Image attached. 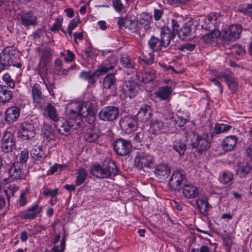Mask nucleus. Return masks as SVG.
Wrapping results in <instances>:
<instances>
[{"label": "nucleus", "mask_w": 252, "mask_h": 252, "mask_svg": "<svg viewBox=\"0 0 252 252\" xmlns=\"http://www.w3.org/2000/svg\"><path fill=\"white\" fill-rule=\"evenodd\" d=\"M119 124L122 130L127 134L135 130L137 126L134 118L128 116L122 118L120 120Z\"/></svg>", "instance_id": "nucleus-7"}, {"label": "nucleus", "mask_w": 252, "mask_h": 252, "mask_svg": "<svg viewBox=\"0 0 252 252\" xmlns=\"http://www.w3.org/2000/svg\"><path fill=\"white\" fill-rule=\"evenodd\" d=\"M28 194L29 189H28L21 191L19 199V203L21 206L26 205L28 203L27 196Z\"/></svg>", "instance_id": "nucleus-45"}, {"label": "nucleus", "mask_w": 252, "mask_h": 252, "mask_svg": "<svg viewBox=\"0 0 252 252\" xmlns=\"http://www.w3.org/2000/svg\"><path fill=\"white\" fill-rule=\"evenodd\" d=\"M62 25V22L60 20H56L52 27L51 28L52 31H58Z\"/></svg>", "instance_id": "nucleus-64"}, {"label": "nucleus", "mask_w": 252, "mask_h": 252, "mask_svg": "<svg viewBox=\"0 0 252 252\" xmlns=\"http://www.w3.org/2000/svg\"><path fill=\"white\" fill-rule=\"evenodd\" d=\"M13 51L5 48L0 54V64L7 66L13 64Z\"/></svg>", "instance_id": "nucleus-17"}, {"label": "nucleus", "mask_w": 252, "mask_h": 252, "mask_svg": "<svg viewBox=\"0 0 252 252\" xmlns=\"http://www.w3.org/2000/svg\"><path fill=\"white\" fill-rule=\"evenodd\" d=\"M113 6L118 12H121L124 9V5L121 0H113Z\"/></svg>", "instance_id": "nucleus-56"}, {"label": "nucleus", "mask_w": 252, "mask_h": 252, "mask_svg": "<svg viewBox=\"0 0 252 252\" xmlns=\"http://www.w3.org/2000/svg\"><path fill=\"white\" fill-rule=\"evenodd\" d=\"M152 17L146 13L143 12L140 15L139 24L145 30L148 29L151 24Z\"/></svg>", "instance_id": "nucleus-38"}, {"label": "nucleus", "mask_w": 252, "mask_h": 252, "mask_svg": "<svg viewBox=\"0 0 252 252\" xmlns=\"http://www.w3.org/2000/svg\"><path fill=\"white\" fill-rule=\"evenodd\" d=\"M152 115V111L151 107L148 105L142 106L136 115V118L138 122L145 123L148 122Z\"/></svg>", "instance_id": "nucleus-15"}, {"label": "nucleus", "mask_w": 252, "mask_h": 252, "mask_svg": "<svg viewBox=\"0 0 252 252\" xmlns=\"http://www.w3.org/2000/svg\"><path fill=\"white\" fill-rule=\"evenodd\" d=\"M233 179V174L228 171H225L223 173L222 177L220 178V181L224 185H230L232 183Z\"/></svg>", "instance_id": "nucleus-41"}, {"label": "nucleus", "mask_w": 252, "mask_h": 252, "mask_svg": "<svg viewBox=\"0 0 252 252\" xmlns=\"http://www.w3.org/2000/svg\"><path fill=\"white\" fill-rule=\"evenodd\" d=\"M113 66L110 65L108 67L102 66L99 69L96 70L94 72L91 73L90 72L82 71L80 74V77L82 79L88 80L92 77L96 76L97 77L112 69Z\"/></svg>", "instance_id": "nucleus-16"}, {"label": "nucleus", "mask_w": 252, "mask_h": 252, "mask_svg": "<svg viewBox=\"0 0 252 252\" xmlns=\"http://www.w3.org/2000/svg\"><path fill=\"white\" fill-rule=\"evenodd\" d=\"M32 94L34 102L39 103L42 99V91L40 85L36 83L32 89Z\"/></svg>", "instance_id": "nucleus-30"}, {"label": "nucleus", "mask_w": 252, "mask_h": 252, "mask_svg": "<svg viewBox=\"0 0 252 252\" xmlns=\"http://www.w3.org/2000/svg\"><path fill=\"white\" fill-rule=\"evenodd\" d=\"M149 58L146 57L145 58L142 59V62H144L145 63L147 64H151L153 63L154 61V59L153 58V53H150L149 54Z\"/></svg>", "instance_id": "nucleus-62"}, {"label": "nucleus", "mask_w": 252, "mask_h": 252, "mask_svg": "<svg viewBox=\"0 0 252 252\" xmlns=\"http://www.w3.org/2000/svg\"><path fill=\"white\" fill-rule=\"evenodd\" d=\"M238 138L235 135L226 137L221 143V147L226 152L231 151L235 148L237 143Z\"/></svg>", "instance_id": "nucleus-21"}, {"label": "nucleus", "mask_w": 252, "mask_h": 252, "mask_svg": "<svg viewBox=\"0 0 252 252\" xmlns=\"http://www.w3.org/2000/svg\"><path fill=\"white\" fill-rule=\"evenodd\" d=\"M195 203L200 213L204 216H207L208 215V211L210 207L207 198L205 197L199 198L196 200Z\"/></svg>", "instance_id": "nucleus-22"}, {"label": "nucleus", "mask_w": 252, "mask_h": 252, "mask_svg": "<svg viewBox=\"0 0 252 252\" xmlns=\"http://www.w3.org/2000/svg\"><path fill=\"white\" fill-rule=\"evenodd\" d=\"M225 81L231 91L235 92L238 88V83L234 74L232 72Z\"/></svg>", "instance_id": "nucleus-33"}, {"label": "nucleus", "mask_w": 252, "mask_h": 252, "mask_svg": "<svg viewBox=\"0 0 252 252\" xmlns=\"http://www.w3.org/2000/svg\"><path fill=\"white\" fill-rule=\"evenodd\" d=\"M139 90V86L134 81H126L123 84V91L126 96L130 98L135 97Z\"/></svg>", "instance_id": "nucleus-9"}, {"label": "nucleus", "mask_w": 252, "mask_h": 252, "mask_svg": "<svg viewBox=\"0 0 252 252\" xmlns=\"http://www.w3.org/2000/svg\"><path fill=\"white\" fill-rule=\"evenodd\" d=\"M185 179V175L184 174L180 171H176L173 173L169 182L170 184L179 187Z\"/></svg>", "instance_id": "nucleus-27"}, {"label": "nucleus", "mask_w": 252, "mask_h": 252, "mask_svg": "<svg viewBox=\"0 0 252 252\" xmlns=\"http://www.w3.org/2000/svg\"><path fill=\"white\" fill-rule=\"evenodd\" d=\"M3 81L11 88H14L15 86L13 80L8 73L4 74L2 76Z\"/></svg>", "instance_id": "nucleus-53"}, {"label": "nucleus", "mask_w": 252, "mask_h": 252, "mask_svg": "<svg viewBox=\"0 0 252 252\" xmlns=\"http://www.w3.org/2000/svg\"><path fill=\"white\" fill-rule=\"evenodd\" d=\"M242 32L239 25H232L220 33V39L224 41H233L239 38Z\"/></svg>", "instance_id": "nucleus-5"}, {"label": "nucleus", "mask_w": 252, "mask_h": 252, "mask_svg": "<svg viewBox=\"0 0 252 252\" xmlns=\"http://www.w3.org/2000/svg\"><path fill=\"white\" fill-rule=\"evenodd\" d=\"M21 19L22 24L25 27L35 25L37 20L36 17L31 12L24 13L21 16Z\"/></svg>", "instance_id": "nucleus-26"}, {"label": "nucleus", "mask_w": 252, "mask_h": 252, "mask_svg": "<svg viewBox=\"0 0 252 252\" xmlns=\"http://www.w3.org/2000/svg\"><path fill=\"white\" fill-rule=\"evenodd\" d=\"M29 158V151L27 149H24L22 150L19 155V160L21 164L23 165L27 162Z\"/></svg>", "instance_id": "nucleus-51"}, {"label": "nucleus", "mask_w": 252, "mask_h": 252, "mask_svg": "<svg viewBox=\"0 0 252 252\" xmlns=\"http://www.w3.org/2000/svg\"><path fill=\"white\" fill-rule=\"evenodd\" d=\"M231 54L235 57H241L245 55L246 51L245 49L240 45L235 44L230 48Z\"/></svg>", "instance_id": "nucleus-37"}, {"label": "nucleus", "mask_w": 252, "mask_h": 252, "mask_svg": "<svg viewBox=\"0 0 252 252\" xmlns=\"http://www.w3.org/2000/svg\"><path fill=\"white\" fill-rule=\"evenodd\" d=\"M251 166L247 162H243L239 164L236 172L240 178H244L251 172Z\"/></svg>", "instance_id": "nucleus-29"}, {"label": "nucleus", "mask_w": 252, "mask_h": 252, "mask_svg": "<svg viewBox=\"0 0 252 252\" xmlns=\"http://www.w3.org/2000/svg\"><path fill=\"white\" fill-rule=\"evenodd\" d=\"M32 157L36 160H40L42 159L44 156V152L41 146H35L31 151V153Z\"/></svg>", "instance_id": "nucleus-39"}, {"label": "nucleus", "mask_w": 252, "mask_h": 252, "mask_svg": "<svg viewBox=\"0 0 252 252\" xmlns=\"http://www.w3.org/2000/svg\"><path fill=\"white\" fill-rule=\"evenodd\" d=\"M13 93L7 89L5 86L0 85V105H4L12 98Z\"/></svg>", "instance_id": "nucleus-25"}, {"label": "nucleus", "mask_w": 252, "mask_h": 252, "mask_svg": "<svg viewBox=\"0 0 252 252\" xmlns=\"http://www.w3.org/2000/svg\"><path fill=\"white\" fill-rule=\"evenodd\" d=\"M238 11L245 15L252 17V4H248L246 7L241 6L238 9Z\"/></svg>", "instance_id": "nucleus-46"}, {"label": "nucleus", "mask_w": 252, "mask_h": 252, "mask_svg": "<svg viewBox=\"0 0 252 252\" xmlns=\"http://www.w3.org/2000/svg\"><path fill=\"white\" fill-rule=\"evenodd\" d=\"M231 72L229 69H225L221 71H217L215 76L218 78H224L225 80Z\"/></svg>", "instance_id": "nucleus-50"}, {"label": "nucleus", "mask_w": 252, "mask_h": 252, "mask_svg": "<svg viewBox=\"0 0 252 252\" xmlns=\"http://www.w3.org/2000/svg\"><path fill=\"white\" fill-rule=\"evenodd\" d=\"M144 137V132H139L136 134L134 137V141L135 142L141 143Z\"/></svg>", "instance_id": "nucleus-61"}, {"label": "nucleus", "mask_w": 252, "mask_h": 252, "mask_svg": "<svg viewBox=\"0 0 252 252\" xmlns=\"http://www.w3.org/2000/svg\"><path fill=\"white\" fill-rule=\"evenodd\" d=\"M171 26L173 30L172 32L176 35V34H177V32H179L178 29L179 27V24L178 22L176 20H172Z\"/></svg>", "instance_id": "nucleus-59"}, {"label": "nucleus", "mask_w": 252, "mask_h": 252, "mask_svg": "<svg viewBox=\"0 0 252 252\" xmlns=\"http://www.w3.org/2000/svg\"><path fill=\"white\" fill-rule=\"evenodd\" d=\"M20 136L24 140H29L35 135V127L33 124L25 122L20 126Z\"/></svg>", "instance_id": "nucleus-10"}, {"label": "nucleus", "mask_w": 252, "mask_h": 252, "mask_svg": "<svg viewBox=\"0 0 252 252\" xmlns=\"http://www.w3.org/2000/svg\"><path fill=\"white\" fill-rule=\"evenodd\" d=\"M87 171L85 169L82 167L77 169L75 181L76 186H79L83 184L87 179Z\"/></svg>", "instance_id": "nucleus-32"}, {"label": "nucleus", "mask_w": 252, "mask_h": 252, "mask_svg": "<svg viewBox=\"0 0 252 252\" xmlns=\"http://www.w3.org/2000/svg\"><path fill=\"white\" fill-rule=\"evenodd\" d=\"M220 17L219 13L214 12L210 13L207 17L200 21L202 29L206 31H213L217 26V20Z\"/></svg>", "instance_id": "nucleus-6"}, {"label": "nucleus", "mask_w": 252, "mask_h": 252, "mask_svg": "<svg viewBox=\"0 0 252 252\" xmlns=\"http://www.w3.org/2000/svg\"><path fill=\"white\" fill-rule=\"evenodd\" d=\"M52 53L50 49L44 50L41 53V62L44 65H47L51 62Z\"/></svg>", "instance_id": "nucleus-42"}, {"label": "nucleus", "mask_w": 252, "mask_h": 252, "mask_svg": "<svg viewBox=\"0 0 252 252\" xmlns=\"http://www.w3.org/2000/svg\"><path fill=\"white\" fill-rule=\"evenodd\" d=\"M20 114V108L16 106L9 107L4 112V120L7 123H13L18 120Z\"/></svg>", "instance_id": "nucleus-14"}, {"label": "nucleus", "mask_w": 252, "mask_h": 252, "mask_svg": "<svg viewBox=\"0 0 252 252\" xmlns=\"http://www.w3.org/2000/svg\"><path fill=\"white\" fill-rule=\"evenodd\" d=\"M154 173L159 179H164L169 176L170 170L166 164H159L156 166Z\"/></svg>", "instance_id": "nucleus-24"}, {"label": "nucleus", "mask_w": 252, "mask_h": 252, "mask_svg": "<svg viewBox=\"0 0 252 252\" xmlns=\"http://www.w3.org/2000/svg\"><path fill=\"white\" fill-rule=\"evenodd\" d=\"M153 162V157L148 153L139 154L134 159L135 165L141 168L149 167Z\"/></svg>", "instance_id": "nucleus-11"}, {"label": "nucleus", "mask_w": 252, "mask_h": 252, "mask_svg": "<svg viewBox=\"0 0 252 252\" xmlns=\"http://www.w3.org/2000/svg\"><path fill=\"white\" fill-rule=\"evenodd\" d=\"M179 37L183 40H188L189 39V25L186 23L177 32Z\"/></svg>", "instance_id": "nucleus-40"}, {"label": "nucleus", "mask_w": 252, "mask_h": 252, "mask_svg": "<svg viewBox=\"0 0 252 252\" xmlns=\"http://www.w3.org/2000/svg\"><path fill=\"white\" fill-rule=\"evenodd\" d=\"M231 127V126L227 124L216 123L213 131L211 133V138H213L217 134L228 131Z\"/></svg>", "instance_id": "nucleus-31"}, {"label": "nucleus", "mask_w": 252, "mask_h": 252, "mask_svg": "<svg viewBox=\"0 0 252 252\" xmlns=\"http://www.w3.org/2000/svg\"><path fill=\"white\" fill-rule=\"evenodd\" d=\"M15 148V143L12 134L9 132H5L1 142V148L4 153H8Z\"/></svg>", "instance_id": "nucleus-12"}, {"label": "nucleus", "mask_w": 252, "mask_h": 252, "mask_svg": "<svg viewBox=\"0 0 252 252\" xmlns=\"http://www.w3.org/2000/svg\"><path fill=\"white\" fill-rule=\"evenodd\" d=\"M149 45L153 51H156L160 50L162 47H164L161 40L156 37H152L149 40Z\"/></svg>", "instance_id": "nucleus-36"}, {"label": "nucleus", "mask_w": 252, "mask_h": 252, "mask_svg": "<svg viewBox=\"0 0 252 252\" xmlns=\"http://www.w3.org/2000/svg\"><path fill=\"white\" fill-rule=\"evenodd\" d=\"M129 21L127 18L123 17H120L117 21V24L120 27H127V23Z\"/></svg>", "instance_id": "nucleus-58"}, {"label": "nucleus", "mask_w": 252, "mask_h": 252, "mask_svg": "<svg viewBox=\"0 0 252 252\" xmlns=\"http://www.w3.org/2000/svg\"><path fill=\"white\" fill-rule=\"evenodd\" d=\"M191 252H210V250L208 246H202L200 249H192Z\"/></svg>", "instance_id": "nucleus-63"}, {"label": "nucleus", "mask_w": 252, "mask_h": 252, "mask_svg": "<svg viewBox=\"0 0 252 252\" xmlns=\"http://www.w3.org/2000/svg\"><path fill=\"white\" fill-rule=\"evenodd\" d=\"M200 190L195 186L190 185V198H195L199 195Z\"/></svg>", "instance_id": "nucleus-57"}, {"label": "nucleus", "mask_w": 252, "mask_h": 252, "mask_svg": "<svg viewBox=\"0 0 252 252\" xmlns=\"http://www.w3.org/2000/svg\"><path fill=\"white\" fill-rule=\"evenodd\" d=\"M57 126L58 131L60 134L66 135L70 133V126L66 121H59Z\"/></svg>", "instance_id": "nucleus-34"}, {"label": "nucleus", "mask_w": 252, "mask_h": 252, "mask_svg": "<svg viewBox=\"0 0 252 252\" xmlns=\"http://www.w3.org/2000/svg\"><path fill=\"white\" fill-rule=\"evenodd\" d=\"M116 78L115 75L112 73L107 74L103 79L102 82L103 89L106 92L107 90H113L115 86Z\"/></svg>", "instance_id": "nucleus-23"}, {"label": "nucleus", "mask_w": 252, "mask_h": 252, "mask_svg": "<svg viewBox=\"0 0 252 252\" xmlns=\"http://www.w3.org/2000/svg\"><path fill=\"white\" fill-rule=\"evenodd\" d=\"M67 56L65 57V61L66 62H71L74 60L75 55L73 52L69 50L66 51Z\"/></svg>", "instance_id": "nucleus-60"}, {"label": "nucleus", "mask_w": 252, "mask_h": 252, "mask_svg": "<svg viewBox=\"0 0 252 252\" xmlns=\"http://www.w3.org/2000/svg\"><path fill=\"white\" fill-rule=\"evenodd\" d=\"M119 169L115 162L108 158L101 165H94L91 169L93 175L100 178H110L112 175L118 174Z\"/></svg>", "instance_id": "nucleus-2"}, {"label": "nucleus", "mask_w": 252, "mask_h": 252, "mask_svg": "<svg viewBox=\"0 0 252 252\" xmlns=\"http://www.w3.org/2000/svg\"><path fill=\"white\" fill-rule=\"evenodd\" d=\"M164 124L163 122L158 120L153 121L151 123V127L155 130H159L162 128Z\"/></svg>", "instance_id": "nucleus-54"}, {"label": "nucleus", "mask_w": 252, "mask_h": 252, "mask_svg": "<svg viewBox=\"0 0 252 252\" xmlns=\"http://www.w3.org/2000/svg\"><path fill=\"white\" fill-rule=\"evenodd\" d=\"M172 121L174 123L175 126L181 127L183 126L186 122V120L182 117L176 115L172 117Z\"/></svg>", "instance_id": "nucleus-44"}, {"label": "nucleus", "mask_w": 252, "mask_h": 252, "mask_svg": "<svg viewBox=\"0 0 252 252\" xmlns=\"http://www.w3.org/2000/svg\"><path fill=\"white\" fill-rule=\"evenodd\" d=\"M18 187L15 184H12L9 185L5 190L7 199H9L11 196L14 195L15 192L18 190Z\"/></svg>", "instance_id": "nucleus-47"}, {"label": "nucleus", "mask_w": 252, "mask_h": 252, "mask_svg": "<svg viewBox=\"0 0 252 252\" xmlns=\"http://www.w3.org/2000/svg\"><path fill=\"white\" fill-rule=\"evenodd\" d=\"M86 103L74 102L69 104L66 110L69 119H75L79 116H85L89 113V108Z\"/></svg>", "instance_id": "nucleus-3"}, {"label": "nucleus", "mask_w": 252, "mask_h": 252, "mask_svg": "<svg viewBox=\"0 0 252 252\" xmlns=\"http://www.w3.org/2000/svg\"><path fill=\"white\" fill-rule=\"evenodd\" d=\"M58 189H49L47 188H45L43 191V194L47 196L51 195L52 197H54L58 194Z\"/></svg>", "instance_id": "nucleus-55"}, {"label": "nucleus", "mask_w": 252, "mask_h": 252, "mask_svg": "<svg viewBox=\"0 0 252 252\" xmlns=\"http://www.w3.org/2000/svg\"><path fill=\"white\" fill-rule=\"evenodd\" d=\"M22 168L23 165L18 161L14 162L9 170V177L13 180L24 179L26 175L22 172Z\"/></svg>", "instance_id": "nucleus-13"}, {"label": "nucleus", "mask_w": 252, "mask_h": 252, "mask_svg": "<svg viewBox=\"0 0 252 252\" xmlns=\"http://www.w3.org/2000/svg\"><path fill=\"white\" fill-rule=\"evenodd\" d=\"M172 91V88L170 87H160L155 92V95L161 100H166L170 97Z\"/></svg>", "instance_id": "nucleus-28"}, {"label": "nucleus", "mask_w": 252, "mask_h": 252, "mask_svg": "<svg viewBox=\"0 0 252 252\" xmlns=\"http://www.w3.org/2000/svg\"><path fill=\"white\" fill-rule=\"evenodd\" d=\"M98 137V136L97 134L91 129L87 132L85 136L86 140L89 142H94L96 139H97Z\"/></svg>", "instance_id": "nucleus-48"}, {"label": "nucleus", "mask_w": 252, "mask_h": 252, "mask_svg": "<svg viewBox=\"0 0 252 252\" xmlns=\"http://www.w3.org/2000/svg\"><path fill=\"white\" fill-rule=\"evenodd\" d=\"M175 35L173 33L170 29L167 27H163L161 29L160 40L162 41L164 47L168 46L172 39H173Z\"/></svg>", "instance_id": "nucleus-20"}, {"label": "nucleus", "mask_w": 252, "mask_h": 252, "mask_svg": "<svg viewBox=\"0 0 252 252\" xmlns=\"http://www.w3.org/2000/svg\"><path fill=\"white\" fill-rule=\"evenodd\" d=\"M155 76V70L152 68H148L145 70L144 73L138 72L136 74V78L141 82L147 83L152 81Z\"/></svg>", "instance_id": "nucleus-18"}, {"label": "nucleus", "mask_w": 252, "mask_h": 252, "mask_svg": "<svg viewBox=\"0 0 252 252\" xmlns=\"http://www.w3.org/2000/svg\"><path fill=\"white\" fill-rule=\"evenodd\" d=\"M173 149L178 152L179 155H183L186 150V146L184 144L180 142H176L173 145Z\"/></svg>", "instance_id": "nucleus-49"}, {"label": "nucleus", "mask_w": 252, "mask_h": 252, "mask_svg": "<svg viewBox=\"0 0 252 252\" xmlns=\"http://www.w3.org/2000/svg\"><path fill=\"white\" fill-rule=\"evenodd\" d=\"M211 32L204 35L203 39L206 43H211L218 37H220V32L219 30L210 31Z\"/></svg>", "instance_id": "nucleus-35"}, {"label": "nucleus", "mask_w": 252, "mask_h": 252, "mask_svg": "<svg viewBox=\"0 0 252 252\" xmlns=\"http://www.w3.org/2000/svg\"><path fill=\"white\" fill-rule=\"evenodd\" d=\"M65 248V239L63 238L60 246L55 245L52 249L53 252H63Z\"/></svg>", "instance_id": "nucleus-52"}, {"label": "nucleus", "mask_w": 252, "mask_h": 252, "mask_svg": "<svg viewBox=\"0 0 252 252\" xmlns=\"http://www.w3.org/2000/svg\"><path fill=\"white\" fill-rule=\"evenodd\" d=\"M114 149L120 156H125L130 153L131 150L130 143L123 139H117L114 142Z\"/></svg>", "instance_id": "nucleus-8"}, {"label": "nucleus", "mask_w": 252, "mask_h": 252, "mask_svg": "<svg viewBox=\"0 0 252 252\" xmlns=\"http://www.w3.org/2000/svg\"><path fill=\"white\" fill-rule=\"evenodd\" d=\"M48 116L54 121L58 120V116L57 113L56 109L54 106L51 104H48L46 108Z\"/></svg>", "instance_id": "nucleus-43"}, {"label": "nucleus", "mask_w": 252, "mask_h": 252, "mask_svg": "<svg viewBox=\"0 0 252 252\" xmlns=\"http://www.w3.org/2000/svg\"><path fill=\"white\" fill-rule=\"evenodd\" d=\"M119 114V109L114 106H107L102 108L98 113L100 120L111 122L116 119Z\"/></svg>", "instance_id": "nucleus-4"}, {"label": "nucleus", "mask_w": 252, "mask_h": 252, "mask_svg": "<svg viewBox=\"0 0 252 252\" xmlns=\"http://www.w3.org/2000/svg\"><path fill=\"white\" fill-rule=\"evenodd\" d=\"M193 126L190 127L191 132L192 134L190 144L194 152L201 154L207 151L210 147V142L209 140V134L207 132H203L199 133L196 129V124L194 121L191 122Z\"/></svg>", "instance_id": "nucleus-1"}, {"label": "nucleus", "mask_w": 252, "mask_h": 252, "mask_svg": "<svg viewBox=\"0 0 252 252\" xmlns=\"http://www.w3.org/2000/svg\"><path fill=\"white\" fill-rule=\"evenodd\" d=\"M42 211V207L34 204L29 207L27 212L23 214L21 218L23 219H33Z\"/></svg>", "instance_id": "nucleus-19"}]
</instances>
